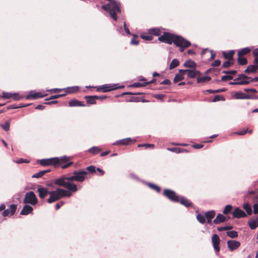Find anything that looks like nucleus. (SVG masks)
<instances>
[{"label":"nucleus","instance_id":"052dcab7","mask_svg":"<svg viewBox=\"0 0 258 258\" xmlns=\"http://www.w3.org/2000/svg\"><path fill=\"white\" fill-rule=\"evenodd\" d=\"M12 96V93L8 92H3L2 97L5 99L10 98Z\"/></svg>","mask_w":258,"mask_h":258},{"label":"nucleus","instance_id":"864d4df0","mask_svg":"<svg viewBox=\"0 0 258 258\" xmlns=\"http://www.w3.org/2000/svg\"><path fill=\"white\" fill-rule=\"evenodd\" d=\"M232 228H233V227L232 226H223V227H218L217 230L219 231H222L223 230H230Z\"/></svg>","mask_w":258,"mask_h":258},{"label":"nucleus","instance_id":"680f3d73","mask_svg":"<svg viewBox=\"0 0 258 258\" xmlns=\"http://www.w3.org/2000/svg\"><path fill=\"white\" fill-rule=\"evenodd\" d=\"M233 79V76L231 75H225L222 77L221 80L222 81H226L229 80H232Z\"/></svg>","mask_w":258,"mask_h":258},{"label":"nucleus","instance_id":"9d476101","mask_svg":"<svg viewBox=\"0 0 258 258\" xmlns=\"http://www.w3.org/2000/svg\"><path fill=\"white\" fill-rule=\"evenodd\" d=\"M118 84H105L97 88V90L102 89L103 92H107L112 90H115L118 88H123V86H117Z\"/></svg>","mask_w":258,"mask_h":258},{"label":"nucleus","instance_id":"f704fd0d","mask_svg":"<svg viewBox=\"0 0 258 258\" xmlns=\"http://www.w3.org/2000/svg\"><path fill=\"white\" fill-rule=\"evenodd\" d=\"M211 79L210 77L204 76V77H198L197 78V83H204L210 81Z\"/></svg>","mask_w":258,"mask_h":258},{"label":"nucleus","instance_id":"0eeeda50","mask_svg":"<svg viewBox=\"0 0 258 258\" xmlns=\"http://www.w3.org/2000/svg\"><path fill=\"white\" fill-rule=\"evenodd\" d=\"M58 159L56 157H53L48 159H43L39 160V163L42 166L52 165L57 167V161Z\"/></svg>","mask_w":258,"mask_h":258},{"label":"nucleus","instance_id":"c85d7f7f","mask_svg":"<svg viewBox=\"0 0 258 258\" xmlns=\"http://www.w3.org/2000/svg\"><path fill=\"white\" fill-rule=\"evenodd\" d=\"M69 106L71 107H75V106H85V105L82 104L81 101H79L77 100H71L69 103Z\"/></svg>","mask_w":258,"mask_h":258},{"label":"nucleus","instance_id":"bb28decb","mask_svg":"<svg viewBox=\"0 0 258 258\" xmlns=\"http://www.w3.org/2000/svg\"><path fill=\"white\" fill-rule=\"evenodd\" d=\"M248 225L251 229H254L258 226V217L248 222Z\"/></svg>","mask_w":258,"mask_h":258},{"label":"nucleus","instance_id":"72a5a7b5","mask_svg":"<svg viewBox=\"0 0 258 258\" xmlns=\"http://www.w3.org/2000/svg\"><path fill=\"white\" fill-rule=\"evenodd\" d=\"M250 51H251V49L249 47H247L243 48L238 51V54H237L238 56H242L245 54H246L248 53L249 52H250Z\"/></svg>","mask_w":258,"mask_h":258},{"label":"nucleus","instance_id":"5fc2aeb1","mask_svg":"<svg viewBox=\"0 0 258 258\" xmlns=\"http://www.w3.org/2000/svg\"><path fill=\"white\" fill-rule=\"evenodd\" d=\"M224 100H225V99H224V97H223L222 96L216 95L214 97L212 101L215 102L219 101L220 100L224 101Z\"/></svg>","mask_w":258,"mask_h":258},{"label":"nucleus","instance_id":"603ef678","mask_svg":"<svg viewBox=\"0 0 258 258\" xmlns=\"http://www.w3.org/2000/svg\"><path fill=\"white\" fill-rule=\"evenodd\" d=\"M141 37L145 40H147V41H150V40H152V39H153V37L150 35H148V34H143L141 35Z\"/></svg>","mask_w":258,"mask_h":258},{"label":"nucleus","instance_id":"c03bdc74","mask_svg":"<svg viewBox=\"0 0 258 258\" xmlns=\"http://www.w3.org/2000/svg\"><path fill=\"white\" fill-rule=\"evenodd\" d=\"M197 220L201 224H204L206 222V218L205 215L201 214H197L196 216Z\"/></svg>","mask_w":258,"mask_h":258},{"label":"nucleus","instance_id":"ddd939ff","mask_svg":"<svg viewBox=\"0 0 258 258\" xmlns=\"http://www.w3.org/2000/svg\"><path fill=\"white\" fill-rule=\"evenodd\" d=\"M220 238L218 235L214 234L212 237V242L213 245L214 249L215 251L219 252L220 250L219 243Z\"/></svg>","mask_w":258,"mask_h":258},{"label":"nucleus","instance_id":"473e14b6","mask_svg":"<svg viewBox=\"0 0 258 258\" xmlns=\"http://www.w3.org/2000/svg\"><path fill=\"white\" fill-rule=\"evenodd\" d=\"M96 97H97V96H87L85 97V99L88 103L94 104H96Z\"/></svg>","mask_w":258,"mask_h":258},{"label":"nucleus","instance_id":"f03ea898","mask_svg":"<svg viewBox=\"0 0 258 258\" xmlns=\"http://www.w3.org/2000/svg\"><path fill=\"white\" fill-rule=\"evenodd\" d=\"M102 8L109 13L112 19L115 21L117 20L116 15L121 12L119 3L114 0H109L108 4L103 5Z\"/></svg>","mask_w":258,"mask_h":258},{"label":"nucleus","instance_id":"c9c22d12","mask_svg":"<svg viewBox=\"0 0 258 258\" xmlns=\"http://www.w3.org/2000/svg\"><path fill=\"white\" fill-rule=\"evenodd\" d=\"M49 171H50L49 170H45L40 171L33 174L32 176V178H40L42 176H43L45 173H46Z\"/></svg>","mask_w":258,"mask_h":258},{"label":"nucleus","instance_id":"58836bf2","mask_svg":"<svg viewBox=\"0 0 258 258\" xmlns=\"http://www.w3.org/2000/svg\"><path fill=\"white\" fill-rule=\"evenodd\" d=\"M101 151V149L98 147L94 146L89 149L88 151L92 154H97Z\"/></svg>","mask_w":258,"mask_h":258},{"label":"nucleus","instance_id":"5701e85b","mask_svg":"<svg viewBox=\"0 0 258 258\" xmlns=\"http://www.w3.org/2000/svg\"><path fill=\"white\" fill-rule=\"evenodd\" d=\"M226 217L221 214H218L216 218L213 220V223L215 224H219L226 221Z\"/></svg>","mask_w":258,"mask_h":258},{"label":"nucleus","instance_id":"13d9d810","mask_svg":"<svg viewBox=\"0 0 258 258\" xmlns=\"http://www.w3.org/2000/svg\"><path fill=\"white\" fill-rule=\"evenodd\" d=\"M86 169L91 173H95L96 171V167L95 166L91 165L87 167Z\"/></svg>","mask_w":258,"mask_h":258},{"label":"nucleus","instance_id":"4468645a","mask_svg":"<svg viewBox=\"0 0 258 258\" xmlns=\"http://www.w3.org/2000/svg\"><path fill=\"white\" fill-rule=\"evenodd\" d=\"M249 194L253 195L251 199L253 203V213L256 214L258 213V195L254 194L252 191H249Z\"/></svg>","mask_w":258,"mask_h":258},{"label":"nucleus","instance_id":"2f4dec72","mask_svg":"<svg viewBox=\"0 0 258 258\" xmlns=\"http://www.w3.org/2000/svg\"><path fill=\"white\" fill-rule=\"evenodd\" d=\"M168 151H170L172 152H174L176 153H180L182 152H187V150L184 149L180 148H167Z\"/></svg>","mask_w":258,"mask_h":258},{"label":"nucleus","instance_id":"f257e3e1","mask_svg":"<svg viewBox=\"0 0 258 258\" xmlns=\"http://www.w3.org/2000/svg\"><path fill=\"white\" fill-rule=\"evenodd\" d=\"M73 181H76L74 174L69 177L63 175L56 179L54 183L57 185L65 187L69 190L76 192L78 190V187L77 184L72 182Z\"/></svg>","mask_w":258,"mask_h":258},{"label":"nucleus","instance_id":"4d7b16f0","mask_svg":"<svg viewBox=\"0 0 258 258\" xmlns=\"http://www.w3.org/2000/svg\"><path fill=\"white\" fill-rule=\"evenodd\" d=\"M138 147H145L146 148H153L154 147V145L150 144H139L138 145Z\"/></svg>","mask_w":258,"mask_h":258},{"label":"nucleus","instance_id":"e433bc0d","mask_svg":"<svg viewBox=\"0 0 258 258\" xmlns=\"http://www.w3.org/2000/svg\"><path fill=\"white\" fill-rule=\"evenodd\" d=\"M79 89L78 86H73L67 87L66 88H64L63 90L66 91L67 93H72L77 92Z\"/></svg>","mask_w":258,"mask_h":258},{"label":"nucleus","instance_id":"69168bd1","mask_svg":"<svg viewBox=\"0 0 258 258\" xmlns=\"http://www.w3.org/2000/svg\"><path fill=\"white\" fill-rule=\"evenodd\" d=\"M222 73L224 74H229L230 75L232 76L236 74V71L235 70H231L230 71H223Z\"/></svg>","mask_w":258,"mask_h":258},{"label":"nucleus","instance_id":"f3484780","mask_svg":"<svg viewBox=\"0 0 258 258\" xmlns=\"http://www.w3.org/2000/svg\"><path fill=\"white\" fill-rule=\"evenodd\" d=\"M227 245L228 248L231 251H233L240 246V243L238 241L230 240L227 241Z\"/></svg>","mask_w":258,"mask_h":258},{"label":"nucleus","instance_id":"b1692460","mask_svg":"<svg viewBox=\"0 0 258 258\" xmlns=\"http://www.w3.org/2000/svg\"><path fill=\"white\" fill-rule=\"evenodd\" d=\"M183 66L185 67L195 69L197 66V64L194 61L189 59L184 62Z\"/></svg>","mask_w":258,"mask_h":258},{"label":"nucleus","instance_id":"6e6d98bb","mask_svg":"<svg viewBox=\"0 0 258 258\" xmlns=\"http://www.w3.org/2000/svg\"><path fill=\"white\" fill-rule=\"evenodd\" d=\"M58 189H59V191L60 198H61L62 197H66L67 190L62 189V188H58Z\"/></svg>","mask_w":258,"mask_h":258},{"label":"nucleus","instance_id":"6ab92c4d","mask_svg":"<svg viewBox=\"0 0 258 258\" xmlns=\"http://www.w3.org/2000/svg\"><path fill=\"white\" fill-rule=\"evenodd\" d=\"M132 142L131 138H127L120 140L116 141L113 143V145H124L126 146L130 144Z\"/></svg>","mask_w":258,"mask_h":258},{"label":"nucleus","instance_id":"a878e982","mask_svg":"<svg viewBox=\"0 0 258 258\" xmlns=\"http://www.w3.org/2000/svg\"><path fill=\"white\" fill-rule=\"evenodd\" d=\"M148 33L151 35H154L155 36H159L161 34L160 29L158 28H153L148 29Z\"/></svg>","mask_w":258,"mask_h":258},{"label":"nucleus","instance_id":"7c9ffc66","mask_svg":"<svg viewBox=\"0 0 258 258\" xmlns=\"http://www.w3.org/2000/svg\"><path fill=\"white\" fill-rule=\"evenodd\" d=\"M244 93L239 91L235 92L232 93L231 96L232 98L236 99H243Z\"/></svg>","mask_w":258,"mask_h":258},{"label":"nucleus","instance_id":"e2e57ef3","mask_svg":"<svg viewBox=\"0 0 258 258\" xmlns=\"http://www.w3.org/2000/svg\"><path fill=\"white\" fill-rule=\"evenodd\" d=\"M11 97H12L15 101L19 100L22 98L19 96L18 93L12 94V96Z\"/></svg>","mask_w":258,"mask_h":258},{"label":"nucleus","instance_id":"a211bd4d","mask_svg":"<svg viewBox=\"0 0 258 258\" xmlns=\"http://www.w3.org/2000/svg\"><path fill=\"white\" fill-rule=\"evenodd\" d=\"M37 192L39 194V198L42 199H44L50 192L47 188L42 187L38 188Z\"/></svg>","mask_w":258,"mask_h":258},{"label":"nucleus","instance_id":"412c9836","mask_svg":"<svg viewBox=\"0 0 258 258\" xmlns=\"http://www.w3.org/2000/svg\"><path fill=\"white\" fill-rule=\"evenodd\" d=\"M185 74V71L180 70L178 74H176L173 82L176 83L184 79L183 75Z\"/></svg>","mask_w":258,"mask_h":258},{"label":"nucleus","instance_id":"a18cd8bd","mask_svg":"<svg viewBox=\"0 0 258 258\" xmlns=\"http://www.w3.org/2000/svg\"><path fill=\"white\" fill-rule=\"evenodd\" d=\"M146 184L152 189L156 190L157 192L160 191V188L158 185L150 182L146 183Z\"/></svg>","mask_w":258,"mask_h":258},{"label":"nucleus","instance_id":"1a4fd4ad","mask_svg":"<svg viewBox=\"0 0 258 258\" xmlns=\"http://www.w3.org/2000/svg\"><path fill=\"white\" fill-rule=\"evenodd\" d=\"M49 195H50V197L47 200L48 203H52L61 199L58 188L55 190L50 191V192H49Z\"/></svg>","mask_w":258,"mask_h":258},{"label":"nucleus","instance_id":"cd10ccee","mask_svg":"<svg viewBox=\"0 0 258 258\" xmlns=\"http://www.w3.org/2000/svg\"><path fill=\"white\" fill-rule=\"evenodd\" d=\"M250 83L249 80H237L234 81V82H230L229 84L231 85H243L248 84Z\"/></svg>","mask_w":258,"mask_h":258},{"label":"nucleus","instance_id":"ea45409f","mask_svg":"<svg viewBox=\"0 0 258 258\" xmlns=\"http://www.w3.org/2000/svg\"><path fill=\"white\" fill-rule=\"evenodd\" d=\"M243 208L248 215H250L252 214V209L248 203H244L243 205Z\"/></svg>","mask_w":258,"mask_h":258},{"label":"nucleus","instance_id":"c756f323","mask_svg":"<svg viewBox=\"0 0 258 258\" xmlns=\"http://www.w3.org/2000/svg\"><path fill=\"white\" fill-rule=\"evenodd\" d=\"M234 53V50H230L228 52H223V55L225 58L228 60H232L233 59V56Z\"/></svg>","mask_w":258,"mask_h":258},{"label":"nucleus","instance_id":"79ce46f5","mask_svg":"<svg viewBox=\"0 0 258 258\" xmlns=\"http://www.w3.org/2000/svg\"><path fill=\"white\" fill-rule=\"evenodd\" d=\"M249 80L250 82H251V78L248 77L247 76H246L245 74H241L238 75V77L235 79L234 81H237V80Z\"/></svg>","mask_w":258,"mask_h":258},{"label":"nucleus","instance_id":"4be33fe9","mask_svg":"<svg viewBox=\"0 0 258 258\" xmlns=\"http://www.w3.org/2000/svg\"><path fill=\"white\" fill-rule=\"evenodd\" d=\"M33 211V208L28 205H25L22 211H21L20 214L23 215H27Z\"/></svg>","mask_w":258,"mask_h":258},{"label":"nucleus","instance_id":"7ed1b4c3","mask_svg":"<svg viewBox=\"0 0 258 258\" xmlns=\"http://www.w3.org/2000/svg\"><path fill=\"white\" fill-rule=\"evenodd\" d=\"M173 43L177 47L180 48V50L183 51L185 48L188 47L190 45V42L181 37L180 36L175 35L173 40Z\"/></svg>","mask_w":258,"mask_h":258},{"label":"nucleus","instance_id":"37998d69","mask_svg":"<svg viewBox=\"0 0 258 258\" xmlns=\"http://www.w3.org/2000/svg\"><path fill=\"white\" fill-rule=\"evenodd\" d=\"M179 62L177 59H175V58L173 59L171 61V62L169 65V69L172 70V69L176 68V67H177L179 65Z\"/></svg>","mask_w":258,"mask_h":258},{"label":"nucleus","instance_id":"338daca9","mask_svg":"<svg viewBox=\"0 0 258 258\" xmlns=\"http://www.w3.org/2000/svg\"><path fill=\"white\" fill-rule=\"evenodd\" d=\"M73 162H68L67 163H64V165H62L61 166V168L62 169H66V168H68L69 167H70V166H71L72 165H73Z\"/></svg>","mask_w":258,"mask_h":258},{"label":"nucleus","instance_id":"774afa93","mask_svg":"<svg viewBox=\"0 0 258 258\" xmlns=\"http://www.w3.org/2000/svg\"><path fill=\"white\" fill-rule=\"evenodd\" d=\"M220 63L221 61L219 59H216L212 63V66L214 67H218L220 66Z\"/></svg>","mask_w":258,"mask_h":258},{"label":"nucleus","instance_id":"0e129e2a","mask_svg":"<svg viewBox=\"0 0 258 258\" xmlns=\"http://www.w3.org/2000/svg\"><path fill=\"white\" fill-rule=\"evenodd\" d=\"M123 28H124L125 33L126 35L131 34L130 30H129L128 28L127 27V26H126L125 22L123 23Z\"/></svg>","mask_w":258,"mask_h":258},{"label":"nucleus","instance_id":"49530a36","mask_svg":"<svg viewBox=\"0 0 258 258\" xmlns=\"http://www.w3.org/2000/svg\"><path fill=\"white\" fill-rule=\"evenodd\" d=\"M226 234L227 236L232 238H236L238 236V233L237 231L234 230L227 231Z\"/></svg>","mask_w":258,"mask_h":258},{"label":"nucleus","instance_id":"9b49d317","mask_svg":"<svg viewBox=\"0 0 258 258\" xmlns=\"http://www.w3.org/2000/svg\"><path fill=\"white\" fill-rule=\"evenodd\" d=\"M47 94H42L40 92H36L34 91H30L29 94L26 96V98L27 99H36L37 98H43L46 96H47Z\"/></svg>","mask_w":258,"mask_h":258},{"label":"nucleus","instance_id":"393cba45","mask_svg":"<svg viewBox=\"0 0 258 258\" xmlns=\"http://www.w3.org/2000/svg\"><path fill=\"white\" fill-rule=\"evenodd\" d=\"M258 69V64L249 65L244 71L245 73H254Z\"/></svg>","mask_w":258,"mask_h":258},{"label":"nucleus","instance_id":"423d86ee","mask_svg":"<svg viewBox=\"0 0 258 258\" xmlns=\"http://www.w3.org/2000/svg\"><path fill=\"white\" fill-rule=\"evenodd\" d=\"M163 195L171 201L174 202H179V197L172 190L169 189H165L164 190Z\"/></svg>","mask_w":258,"mask_h":258},{"label":"nucleus","instance_id":"2eb2a0df","mask_svg":"<svg viewBox=\"0 0 258 258\" xmlns=\"http://www.w3.org/2000/svg\"><path fill=\"white\" fill-rule=\"evenodd\" d=\"M185 71V73H187V76L188 78L192 79L195 78L197 76H199L201 74L200 71L195 69H186L184 70Z\"/></svg>","mask_w":258,"mask_h":258},{"label":"nucleus","instance_id":"20e7f679","mask_svg":"<svg viewBox=\"0 0 258 258\" xmlns=\"http://www.w3.org/2000/svg\"><path fill=\"white\" fill-rule=\"evenodd\" d=\"M37 202V198L33 191H31L26 193L24 199V203L35 205Z\"/></svg>","mask_w":258,"mask_h":258},{"label":"nucleus","instance_id":"09e8293b","mask_svg":"<svg viewBox=\"0 0 258 258\" xmlns=\"http://www.w3.org/2000/svg\"><path fill=\"white\" fill-rule=\"evenodd\" d=\"M2 128L6 131H8L10 130V121H6L4 124L1 125Z\"/></svg>","mask_w":258,"mask_h":258},{"label":"nucleus","instance_id":"aec40b11","mask_svg":"<svg viewBox=\"0 0 258 258\" xmlns=\"http://www.w3.org/2000/svg\"><path fill=\"white\" fill-rule=\"evenodd\" d=\"M56 158L58 159V161H57V167L61 164H64L70 162V161L72 158L71 157L67 156L66 155Z\"/></svg>","mask_w":258,"mask_h":258},{"label":"nucleus","instance_id":"6e6552de","mask_svg":"<svg viewBox=\"0 0 258 258\" xmlns=\"http://www.w3.org/2000/svg\"><path fill=\"white\" fill-rule=\"evenodd\" d=\"M76 181L82 182L85 179L87 174V172L85 170L75 171L73 172Z\"/></svg>","mask_w":258,"mask_h":258},{"label":"nucleus","instance_id":"dca6fc26","mask_svg":"<svg viewBox=\"0 0 258 258\" xmlns=\"http://www.w3.org/2000/svg\"><path fill=\"white\" fill-rule=\"evenodd\" d=\"M232 215L236 218H244L246 216L245 213L239 208H236L234 209L232 212Z\"/></svg>","mask_w":258,"mask_h":258},{"label":"nucleus","instance_id":"f8f14e48","mask_svg":"<svg viewBox=\"0 0 258 258\" xmlns=\"http://www.w3.org/2000/svg\"><path fill=\"white\" fill-rule=\"evenodd\" d=\"M17 207V205L12 204L10 206L9 209L4 210L3 213V216L4 217L11 216L15 213Z\"/></svg>","mask_w":258,"mask_h":258},{"label":"nucleus","instance_id":"de8ad7c7","mask_svg":"<svg viewBox=\"0 0 258 258\" xmlns=\"http://www.w3.org/2000/svg\"><path fill=\"white\" fill-rule=\"evenodd\" d=\"M238 63L240 65H244L247 63V59L246 58L244 57H241V56L238 57Z\"/></svg>","mask_w":258,"mask_h":258},{"label":"nucleus","instance_id":"3c124183","mask_svg":"<svg viewBox=\"0 0 258 258\" xmlns=\"http://www.w3.org/2000/svg\"><path fill=\"white\" fill-rule=\"evenodd\" d=\"M232 209V206L231 205H227L225 206L223 213L224 214H227L231 212V209Z\"/></svg>","mask_w":258,"mask_h":258},{"label":"nucleus","instance_id":"4c0bfd02","mask_svg":"<svg viewBox=\"0 0 258 258\" xmlns=\"http://www.w3.org/2000/svg\"><path fill=\"white\" fill-rule=\"evenodd\" d=\"M180 204L184 205L186 207H188L191 206V203L187 199H184V198L182 197L181 198H179V201Z\"/></svg>","mask_w":258,"mask_h":258},{"label":"nucleus","instance_id":"bf43d9fd","mask_svg":"<svg viewBox=\"0 0 258 258\" xmlns=\"http://www.w3.org/2000/svg\"><path fill=\"white\" fill-rule=\"evenodd\" d=\"M134 37L131 39V43L132 44L137 45L139 44V41L137 39V36L134 35Z\"/></svg>","mask_w":258,"mask_h":258},{"label":"nucleus","instance_id":"39448f33","mask_svg":"<svg viewBox=\"0 0 258 258\" xmlns=\"http://www.w3.org/2000/svg\"><path fill=\"white\" fill-rule=\"evenodd\" d=\"M175 35L168 32H164L163 35L158 37V40L162 42L171 44L173 43Z\"/></svg>","mask_w":258,"mask_h":258},{"label":"nucleus","instance_id":"8fccbe9b","mask_svg":"<svg viewBox=\"0 0 258 258\" xmlns=\"http://www.w3.org/2000/svg\"><path fill=\"white\" fill-rule=\"evenodd\" d=\"M253 54L254 56V62L258 64V48L253 50Z\"/></svg>","mask_w":258,"mask_h":258},{"label":"nucleus","instance_id":"a19ab883","mask_svg":"<svg viewBox=\"0 0 258 258\" xmlns=\"http://www.w3.org/2000/svg\"><path fill=\"white\" fill-rule=\"evenodd\" d=\"M206 219H212L215 216V212L214 210L208 211L205 213Z\"/></svg>","mask_w":258,"mask_h":258}]
</instances>
